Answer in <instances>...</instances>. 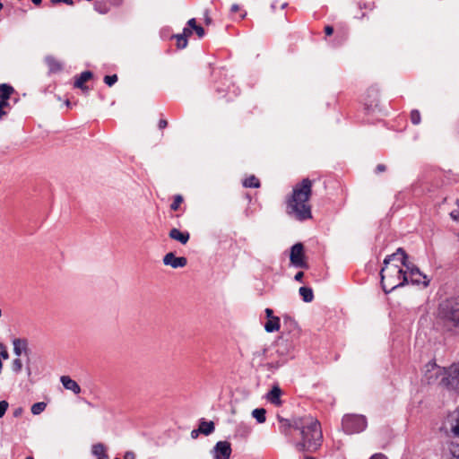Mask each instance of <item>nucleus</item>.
Masks as SVG:
<instances>
[{
	"label": "nucleus",
	"mask_w": 459,
	"mask_h": 459,
	"mask_svg": "<svg viewBox=\"0 0 459 459\" xmlns=\"http://www.w3.org/2000/svg\"><path fill=\"white\" fill-rule=\"evenodd\" d=\"M406 258L408 256L401 247L385 258L384 266L380 272L381 284L385 292H390L408 283V273L404 268Z\"/></svg>",
	"instance_id": "1"
},
{
	"label": "nucleus",
	"mask_w": 459,
	"mask_h": 459,
	"mask_svg": "<svg viewBox=\"0 0 459 459\" xmlns=\"http://www.w3.org/2000/svg\"><path fill=\"white\" fill-rule=\"evenodd\" d=\"M299 432L300 440L295 445L299 452H316L322 445L323 434L320 422L312 416L294 419L290 424Z\"/></svg>",
	"instance_id": "2"
},
{
	"label": "nucleus",
	"mask_w": 459,
	"mask_h": 459,
	"mask_svg": "<svg viewBox=\"0 0 459 459\" xmlns=\"http://www.w3.org/2000/svg\"><path fill=\"white\" fill-rule=\"evenodd\" d=\"M312 195V181L304 178L295 185L291 195L287 199L286 212L294 219L303 221L312 218L309 199Z\"/></svg>",
	"instance_id": "3"
},
{
	"label": "nucleus",
	"mask_w": 459,
	"mask_h": 459,
	"mask_svg": "<svg viewBox=\"0 0 459 459\" xmlns=\"http://www.w3.org/2000/svg\"><path fill=\"white\" fill-rule=\"evenodd\" d=\"M438 318L447 330L459 333V300L442 302L438 307Z\"/></svg>",
	"instance_id": "4"
},
{
	"label": "nucleus",
	"mask_w": 459,
	"mask_h": 459,
	"mask_svg": "<svg viewBox=\"0 0 459 459\" xmlns=\"http://www.w3.org/2000/svg\"><path fill=\"white\" fill-rule=\"evenodd\" d=\"M430 368L428 369V381L429 383L434 382L433 377L436 378L438 376H443L441 382L447 388L459 391V363L452 365L447 369L442 368L436 364L429 365Z\"/></svg>",
	"instance_id": "5"
},
{
	"label": "nucleus",
	"mask_w": 459,
	"mask_h": 459,
	"mask_svg": "<svg viewBox=\"0 0 459 459\" xmlns=\"http://www.w3.org/2000/svg\"><path fill=\"white\" fill-rule=\"evenodd\" d=\"M342 426L347 434L359 433L367 428V420L362 415L348 414L342 418Z\"/></svg>",
	"instance_id": "6"
},
{
	"label": "nucleus",
	"mask_w": 459,
	"mask_h": 459,
	"mask_svg": "<svg viewBox=\"0 0 459 459\" xmlns=\"http://www.w3.org/2000/svg\"><path fill=\"white\" fill-rule=\"evenodd\" d=\"M290 260V264L297 268H308V264L306 261L304 246L302 243H296L291 247Z\"/></svg>",
	"instance_id": "7"
},
{
	"label": "nucleus",
	"mask_w": 459,
	"mask_h": 459,
	"mask_svg": "<svg viewBox=\"0 0 459 459\" xmlns=\"http://www.w3.org/2000/svg\"><path fill=\"white\" fill-rule=\"evenodd\" d=\"M13 89L6 84L0 85V120L8 114L11 109L10 97Z\"/></svg>",
	"instance_id": "8"
},
{
	"label": "nucleus",
	"mask_w": 459,
	"mask_h": 459,
	"mask_svg": "<svg viewBox=\"0 0 459 459\" xmlns=\"http://www.w3.org/2000/svg\"><path fill=\"white\" fill-rule=\"evenodd\" d=\"M405 271L408 273V283L413 284L423 283L425 286L428 285L429 281H426V275H424L418 267L408 261L406 258V264H404Z\"/></svg>",
	"instance_id": "9"
},
{
	"label": "nucleus",
	"mask_w": 459,
	"mask_h": 459,
	"mask_svg": "<svg viewBox=\"0 0 459 459\" xmlns=\"http://www.w3.org/2000/svg\"><path fill=\"white\" fill-rule=\"evenodd\" d=\"M232 453L231 445L228 441H219L211 450L213 459H230Z\"/></svg>",
	"instance_id": "10"
},
{
	"label": "nucleus",
	"mask_w": 459,
	"mask_h": 459,
	"mask_svg": "<svg viewBox=\"0 0 459 459\" xmlns=\"http://www.w3.org/2000/svg\"><path fill=\"white\" fill-rule=\"evenodd\" d=\"M163 264L174 269L183 268L187 264V260L184 256H176L174 253L169 252L163 256Z\"/></svg>",
	"instance_id": "11"
},
{
	"label": "nucleus",
	"mask_w": 459,
	"mask_h": 459,
	"mask_svg": "<svg viewBox=\"0 0 459 459\" xmlns=\"http://www.w3.org/2000/svg\"><path fill=\"white\" fill-rule=\"evenodd\" d=\"M60 381L65 389L72 391L75 394L81 393L80 385L77 384L76 381L72 379L70 377L62 376Z\"/></svg>",
	"instance_id": "12"
},
{
	"label": "nucleus",
	"mask_w": 459,
	"mask_h": 459,
	"mask_svg": "<svg viewBox=\"0 0 459 459\" xmlns=\"http://www.w3.org/2000/svg\"><path fill=\"white\" fill-rule=\"evenodd\" d=\"M169 236L171 239L177 240L185 245L188 242L190 235L187 231H180L178 229L170 230Z\"/></svg>",
	"instance_id": "13"
},
{
	"label": "nucleus",
	"mask_w": 459,
	"mask_h": 459,
	"mask_svg": "<svg viewBox=\"0 0 459 459\" xmlns=\"http://www.w3.org/2000/svg\"><path fill=\"white\" fill-rule=\"evenodd\" d=\"M281 388L277 385H274L272 388V390L267 394L266 397H267V400L271 403L279 406L281 404Z\"/></svg>",
	"instance_id": "14"
},
{
	"label": "nucleus",
	"mask_w": 459,
	"mask_h": 459,
	"mask_svg": "<svg viewBox=\"0 0 459 459\" xmlns=\"http://www.w3.org/2000/svg\"><path fill=\"white\" fill-rule=\"evenodd\" d=\"M92 77V74L89 71L82 72L80 76L75 80L74 82V87L86 90L87 88L84 87V83L88 82Z\"/></svg>",
	"instance_id": "15"
},
{
	"label": "nucleus",
	"mask_w": 459,
	"mask_h": 459,
	"mask_svg": "<svg viewBox=\"0 0 459 459\" xmlns=\"http://www.w3.org/2000/svg\"><path fill=\"white\" fill-rule=\"evenodd\" d=\"M91 452H92V455L97 457V459H107L108 458L106 447L101 443L94 444L92 446Z\"/></svg>",
	"instance_id": "16"
},
{
	"label": "nucleus",
	"mask_w": 459,
	"mask_h": 459,
	"mask_svg": "<svg viewBox=\"0 0 459 459\" xmlns=\"http://www.w3.org/2000/svg\"><path fill=\"white\" fill-rule=\"evenodd\" d=\"M13 352L16 356L20 357L22 351L27 350V342L23 339H14L13 342Z\"/></svg>",
	"instance_id": "17"
},
{
	"label": "nucleus",
	"mask_w": 459,
	"mask_h": 459,
	"mask_svg": "<svg viewBox=\"0 0 459 459\" xmlns=\"http://www.w3.org/2000/svg\"><path fill=\"white\" fill-rule=\"evenodd\" d=\"M264 329L268 333H273L280 329V318L278 316L272 317L267 320Z\"/></svg>",
	"instance_id": "18"
},
{
	"label": "nucleus",
	"mask_w": 459,
	"mask_h": 459,
	"mask_svg": "<svg viewBox=\"0 0 459 459\" xmlns=\"http://www.w3.org/2000/svg\"><path fill=\"white\" fill-rule=\"evenodd\" d=\"M215 429L214 423L212 421L202 420L199 424L200 433L208 436L212 434Z\"/></svg>",
	"instance_id": "19"
},
{
	"label": "nucleus",
	"mask_w": 459,
	"mask_h": 459,
	"mask_svg": "<svg viewBox=\"0 0 459 459\" xmlns=\"http://www.w3.org/2000/svg\"><path fill=\"white\" fill-rule=\"evenodd\" d=\"M45 62L48 65L51 72H58L62 69L61 63L54 56H48L45 58Z\"/></svg>",
	"instance_id": "20"
},
{
	"label": "nucleus",
	"mask_w": 459,
	"mask_h": 459,
	"mask_svg": "<svg viewBox=\"0 0 459 459\" xmlns=\"http://www.w3.org/2000/svg\"><path fill=\"white\" fill-rule=\"evenodd\" d=\"M299 292L305 302H311L314 299V294L311 288L300 287Z\"/></svg>",
	"instance_id": "21"
},
{
	"label": "nucleus",
	"mask_w": 459,
	"mask_h": 459,
	"mask_svg": "<svg viewBox=\"0 0 459 459\" xmlns=\"http://www.w3.org/2000/svg\"><path fill=\"white\" fill-rule=\"evenodd\" d=\"M187 25L193 29V30L195 31V33L197 34L198 38H203L204 36V30L203 27L199 26L196 24V21L195 18H192L190 19L188 22H187Z\"/></svg>",
	"instance_id": "22"
},
{
	"label": "nucleus",
	"mask_w": 459,
	"mask_h": 459,
	"mask_svg": "<svg viewBox=\"0 0 459 459\" xmlns=\"http://www.w3.org/2000/svg\"><path fill=\"white\" fill-rule=\"evenodd\" d=\"M265 413L266 411L264 408H257L252 411V416L257 420V422L264 423L265 421Z\"/></svg>",
	"instance_id": "23"
},
{
	"label": "nucleus",
	"mask_w": 459,
	"mask_h": 459,
	"mask_svg": "<svg viewBox=\"0 0 459 459\" xmlns=\"http://www.w3.org/2000/svg\"><path fill=\"white\" fill-rule=\"evenodd\" d=\"M47 407V404L43 402H39L31 406V413L34 415L40 414Z\"/></svg>",
	"instance_id": "24"
},
{
	"label": "nucleus",
	"mask_w": 459,
	"mask_h": 459,
	"mask_svg": "<svg viewBox=\"0 0 459 459\" xmlns=\"http://www.w3.org/2000/svg\"><path fill=\"white\" fill-rule=\"evenodd\" d=\"M244 186L246 187H258L260 186L258 178L255 176H251L245 179Z\"/></svg>",
	"instance_id": "25"
},
{
	"label": "nucleus",
	"mask_w": 459,
	"mask_h": 459,
	"mask_svg": "<svg viewBox=\"0 0 459 459\" xmlns=\"http://www.w3.org/2000/svg\"><path fill=\"white\" fill-rule=\"evenodd\" d=\"M451 459H459V444L451 443L449 446Z\"/></svg>",
	"instance_id": "26"
},
{
	"label": "nucleus",
	"mask_w": 459,
	"mask_h": 459,
	"mask_svg": "<svg viewBox=\"0 0 459 459\" xmlns=\"http://www.w3.org/2000/svg\"><path fill=\"white\" fill-rule=\"evenodd\" d=\"M177 45L178 48H185L187 45V39L181 34L176 36Z\"/></svg>",
	"instance_id": "27"
},
{
	"label": "nucleus",
	"mask_w": 459,
	"mask_h": 459,
	"mask_svg": "<svg viewBox=\"0 0 459 459\" xmlns=\"http://www.w3.org/2000/svg\"><path fill=\"white\" fill-rule=\"evenodd\" d=\"M182 202H183L182 196L176 195L174 197L173 203L170 204V209L173 211H177L178 209V207L180 206V204H182Z\"/></svg>",
	"instance_id": "28"
},
{
	"label": "nucleus",
	"mask_w": 459,
	"mask_h": 459,
	"mask_svg": "<svg viewBox=\"0 0 459 459\" xmlns=\"http://www.w3.org/2000/svg\"><path fill=\"white\" fill-rule=\"evenodd\" d=\"M22 360L19 358L14 359L12 363V369L15 373H19L22 370Z\"/></svg>",
	"instance_id": "29"
},
{
	"label": "nucleus",
	"mask_w": 459,
	"mask_h": 459,
	"mask_svg": "<svg viewBox=\"0 0 459 459\" xmlns=\"http://www.w3.org/2000/svg\"><path fill=\"white\" fill-rule=\"evenodd\" d=\"M411 120L412 124L418 125L420 122V114L418 110H412L411 112Z\"/></svg>",
	"instance_id": "30"
},
{
	"label": "nucleus",
	"mask_w": 459,
	"mask_h": 459,
	"mask_svg": "<svg viewBox=\"0 0 459 459\" xmlns=\"http://www.w3.org/2000/svg\"><path fill=\"white\" fill-rule=\"evenodd\" d=\"M104 82L108 86H112L117 82V76L116 74L114 75H106L104 78Z\"/></svg>",
	"instance_id": "31"
},
{
	"label": "nucleus",
	"mask_w": 459,
	"mask_h": 459,
	"mask_svg": "<svg viewBox=\"0 0 459 459\" xmlns=\"http://www.w3.org/2000/svg\"><path fill=\"white\" fill-rule=\"evenodd\" d=\"M456 208L450 212V216L454 221H459V201H456Z\"/></svg>",
	"instance_id": "32"
},
{
	"label": "nucleus",
	"mask_w": 459,
	"mask_h": 459,
	"mask_svg": "<svg viewBox=\"0 0 459 459\" xmlns=\"http://www.w3.org/2000/svg\"><path fill=\"white\" fill-rule=\"evenodd\" d=\"M8 407L9 403L6 401L0 402V419L5 414Z\"/></svg>",
	"instance_id": "33"
},
{
	"label": "nucleus",
	"mask_w": 459,
	"mask_h": 459,
	"mask_svg": "<svg viewBox=\"0 0 459 459\" xmlns=\"http://www.w3.org/2000/svg\"><path fill=\"white\" fill-rule=\"evenodd\" d=\"M0 357L4 359H7L9 358V354L2 343H0Z\"/></svg>",
	"instance_id": "34"
},
{
	"label": "nucleus",
	"mask_w": 459,
	"mask_h": 459,
	"mask_svg": "<svg viewBox=\"0 0 459 459\" xmlns=\"http://www.w3.org/2000/svg\"><path fill=\"white\" fill-rule=\"evenodd\" d=\"M50 2L54 4H59V3H65L68 5H74L73 0H50Z\"/></svg>",
	"instance_id": "35"
},
{
	"label": "nucleus",
	"mask_w": 459,
	"mask_h": 459,
	"mask_svg": "<svg viewBox=\"0 0 459 459\" xmlns=\"http://www.w3.org/2000/svg\"><path fill=\"white\" fill-rule=\"evenodd\" d=\"M193 31V29L187 25V27L184 29L183 33L181 35H184L187 39L192 35Z\"/></svg>",
	"instance_id": "36"
},
{
	"label": "nucleus",
	"mask_w": 459,
	"mask_h": 459,
	"mask_svg": "<svg viewBox=\"0 0 459 459\" xmlns=\"http://www.w3.org/2000/svg\"><path fill=\"white\" fill-rule=\"evenodd\" d=\"M124 459H135V455L134 452L127 451L124 455Z\"/></svg>",
	"instance_id": "37"
},
{
	"label": "nucleus",
	"mask_w": 459,
	"mask_h": 459,
	"mask_svg": "<svg viewBox=\"0 0 459 459\" xmlns=\"http://www.w3.org/2000/svg\"><path fill=\"white\" fill-rule=\"evenodd\" d=\"M385 169H386L385 165H384V164H378V165L377 166V168H376V172H377V173L384 172V171H385Z\"/></svg>",
	"instance_id": "38"
},
{
	"label": "nucleus",
	"mask_w": 459,
	"mask_h": 459,
	"mask_svg": "<svg viewBox=\"0 0 459 459\" xmlns=\"http://www.w3.org/2000/svg\"><path fill=\"white\" fill-rule=\"evenodd\" d=\"M325 34H326L327 36H330V35H332V34H333V28L332 26H330V25H327V26H325Z\"/></svg>",
	"instance_id": "39"
},
{
	"label": "nucleus",
	"mask_w": 459,
	"mask_h": 459,
	"mask_svg": "<svg viewBox=\"0 0 459 459\" xmlns=\"http://www.w3.org/2000/svg\"><path fill=\"white\" fill-rule=\"evenodd\" d=\"M168 126V121L165 119H160L159 122V128L163 129Z\"/></svg>",
	"instance_id": "40"
},
{
	"label": "nucleus",
	"mask_w": 459,
	"mask_h": 459,
	"mask_svg": "<svg viewBox=\"0 0 459 459\" xmlns=\"http://www.w3.org/2000/svg\"><path fill=\"white\" fill-rule=\"evenodd\" d=\"M303 276H304V273L303 272H298L294 277V279L297 281H301L302 279H303Z\"/></svg>",
	"instance_id": "41"
},
{
	"label": "nucleus",
	"mask_w": 459,
	"mask_h": 459,
	"mask_svg": "<svg viewBox=\"0 0 459 459\" xmlns=\"http://www.w3.org/2000/svg\"><path fill=\"white\" fill-rule=\"evenodd\" d=\"M273 310H272L271 308H266V309H265V314H266V316H267V318H268V319H270V318H272V317H274V316H273Z\"/></svg>",
	"instance_id": "42"
},
{
	"label": "nucleus",
	"mask_w": 459,
	"mask_h": 459,
	"mask_svg": "<svg viewBox=\"0 0 459 459\" xmlns=\"http://www.w3.org/2000/svg\"><path fill=\"white\" fill-rule=\"evenodd\" d=\"M370 459H386L382 454H376Z\"/></svg>",
	"instance_id": "43"
},
{
	"label": "nucleus",
	"mask_w": 459,
	"mask_h": 459,
	"mask_svg": "<svg viewBox=\"0 0 459 459\" xmlns=\"http://www.w3.org/2000/svg\"><path fill=\"white\" fill-rule=\"evenodd\" d=\"M199 433H200L199 429H194V430H192V432H191V437H192L193 438H196V437H198V434H199Z\"/></svg>",
	"instance_id": "44"
},
{
	"label": "nucleus",
	"mask_w": 459,
	"mask_h": 459,
	"mask_svg": "<svg viewBox=\"0 0 459 459\" xmlns=\"http://www.w3.org/2000/svg\"><path fill=\"white\" fill-rule=\"evenodd\" d=\"M204 22L207 25L211 24L212 23V19L210 18V16L207 14V13H205V16H204Z\"/></svg>",
	"instance_id": "45"
},
{
	"label": "nucleus",
	"mask_w": 459,
	"mask_h": 459,
	"mask_svg": "<svg viewBox=\"0 0 459 459\" xmlns=\"http://www.w3.org/2000/svg\"><path fill=\"white\" fill-rule=\"evenodd\" d=\"M238 10H239V5H238V4H233V5L231 6V12H232V13H236V12H238Z\"/></svg>",
	"instance_id": "46"
},
{
	"label": "nucleus",
	"mask_w": 459,
	"mask_h": 459,
	"mask_svg": "<svg viewBox=\"0 0 459 459\" xmlns=\"http://www.w3.org/2000/svg\"><path fill=\"white\" fill-rule=\"evenodd\" d=\"M31 1L36 5H39L42 2V0H31Z\"/></svg>",
	"instance_id": "47"
},
{
	"label": "nucleus",
	"mask_w": 459,
	"mask_h": 459,
	"mask_svg": "<svg viewBox=\"0 0 459 459\" xmlns=\"http://www.w3.org/2000/svg\"><path fill=\"white\" fill-rule=\"evenodd\" d=\"M305 459H316V458L312 457V456H306Z\"/></svg>",
	"instance_id": "48"
},
{
	"label": "nucleus",
	"mask_w": 459,
	"mask_h": 459,
	"mask_svg": "<svg viewBox=\"0 0 459 459\" xmlns=\"http://www.w3.org/2000/svg\"><path fill=\"white\" fill-rule=\"evenodd\" d=\"M286 5H287V3H283V4H281V8H285V7H286Z\"/></svg>",
	"instance_id": "49"
},
{
	"label": "nucleus",
	"mask_w": 459,
	"mask_h": 459,
	"mask_svg": "<svg viewBox=\"0 0 459 459\" xmlns=\"http://www.w3.org/2000/svg\"><path fill=\"white\" fill-rule=\"evenodd\" d=\"M65 104H66V106H67V107H69V106H70V101H69V100H67V101L65 102Z\"/></svg>",
	"instance_id": "50"
},
{
	"label": "nucleus",
	"mask_w": 459,
	"mask_h": 459,
	"mask_svg": "<svg viewBox=\"0 0 459 459\" xmlns=\"http://www.w3.org/2000/svg\"><path fill=\"white\" fill-rule=\"evenodd\" d=\"M275 7H276V4H272V8H273V9H275Z\"/></svg>",
	"instance_id": "51"
},
{
	"label": "nucleus",
	"mask_w": 459,
	"mask_h": 459,
	"mask_svg": "<svg viewBox=\"0 0 459 459\" xmlns=\"http://www.w3.org/2000/svg\"><path fill=\"white\" fill-rule=\"evenodd\" d=\"M3 8V4L0 3V11L2 10Z\"/></svg>",
	"instance_id": "52"
},
{
	"label": "nucleus",
	"mask_w": 459,
	"mask_h": 459,
	"mask_svg": "<svg viewBox=\"0 0 459 459\" xmlns=\"http://www.w3.org/2000/svg\"><path fill=\"white\" fill-rule=\"evenodd\" d=\"M26 459H33V457H31V456H29V457H27Z\"/></svg>",
	"instance_id": "53"
},
{
	"label": "nucleus",
	"mask_w": 459,
	"mask_h": 459,
	"mask_svg": "<svg viewBox=\"0 0 459 459\" xmlns=\"http://www.w3.org/2000/svg\"><path fill=\"white\" fill-rule=\"evenodd\" d=\"M115 459H120V458L116 457Z\"/></svg>",
	"instance_id": "54"
}]
</instances>
